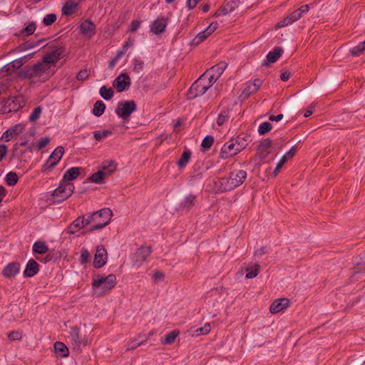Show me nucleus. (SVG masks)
<instances>
[{"label": "nucleus", "instance_id": "nucleus-1", "mask_svg": "<svg viewBox=\"0 0 365 365\" xmlns=\"http://www.w3.org/2000/svg\"><path fill=\"white\" fill-rule=\"evenodd\" d=\"M52 74L49 67L41 61L33 66H26L21 71V76L34 83L45 82Z\"/></svg>", "mask_w": 365, "mask_h": 365}, {"label": "nucleus", "instance_id": "nucleus-2", "mask_svg": "<svg viewBox=\"0 0 365 365\" xmlns=\"http://www.w3.org/2000/svg\"><path fill=\"white\" fill-rule=\"evenodd\" d=\"M113 212L109 208H103L99 211L95 212L88 215L89 224H93L89 231L101 229L106 227L110 221Z\"/></svg>", "mask_w": 365, "mask_h": 365}, {"label": "nucleus", "instance_id": "nucleus-3", "mask_svg": "<svg viewBox=\"0 0 365 365\" xmlns=\"http://www.w3.org/2000/svg\"><path fill=\"white\" fill-rule=\"evenodd\" d=\"M247 178V172L240 170L232 172L229 178H222L220 180V190L227 192L241 185Z\"/></svg>", "mask_w": 365, "mask_h": 365}, {"label": "nucleus", "instance_id": "nucleus-4", "mask_svg": "<svg viewBox=\"0 0 365 365\" xmlns=\"http://www.w3.org/2000/svg\"><path fill=\"white\" fill-rule=\"evenodd\" d=\"M210 88V83L202 77V75L196 80L189 88L187 98L189 100L202 96Z\"/></svg>", "mask_w": 365, "mask_h": 365}, {"label": "nucleus", "instance_id": "nucleus-5", "mask_svg": "<svg viewBox=\"0 0 365 365\" xmlns=\"http://www.w3.org/2000/svg\"><path fill=\"white\" fill-rule=\"evenodd\" d=\"M92 285L95 288L101 287L103 292L110 291L116 285V277L113 274L106 277L98 275L93 279Z\"/></svg>", "mask_w": 365, "mask_h": 365}, {"label": "nucleus", "instance_id": "nucleus-6", "mask_svg": "<svg viewBox=\"0 0 365 365\" xmlns=\"http://www.w3.org/2000/svg\"><path fill=\"white\" fill-rule=\"evenodd\" d=\"M227 67V64L224 62L211 67L207 70L203 74L202 77L207 81V83H210V87L215 83L217 79L221 76Z\"/></svg>", "mask_w": 365, "mask_h": 365}, {"label": "nucleus", "instance_id": "nucleus-7", "mask_svg": "<svg viewBox=\"0 0 365 365\" xmlns=\"http://www.w3.org/2000/svg\"><path fill=\"white\" fill-rule=\"evenodd\" d=\"M64 153V148L62 146L57 147L51 154L48 159L43 164L41 171L48 173L58 164Z\"/></svg>", "mask_w": 365, "mask_h": 365}, {"label": "nucleus", "instance_id": "nucleus-8", "mask_svg": "<svg viewBox=\"0 0 365 365\" xmlns=\"http://www.w3.org/2000/svg\"><path fill=\"white\" fill-rule=\"evenodd\" d=\"M74 190V185L72 182H61L59 186L53 192V196L58 201H62L68 198Z\"/></svg>", "mask_w": 365, "mask_h": 365}, {"label": "nucleus", "instance_id": "nucleus-9", "mask_svg": "<svg viewBox=\"0 0 365 365\" xmlns=\"http://www.w3.org/2000/svg\"><path fill=\"white\" fill-rule=\"evenodd\" d=\"M21 107L20 97L4 99L0 102V114L16 112Z\"/></svg>", "mask_w": 365, "mask_h": 365}, {"label": "nucleus", "instance_id": "nucleus-10", "mask_svg": "<svg viewBox=\"0 0 365 365\" xmlns=\"http://www.w3.org/2000/svg\"><path fill=\"white\" fill-rule=\"evenodd\" d=\"M137 106L134 101H128L120 103L115 109V113L125 120H128L130 115L136 110Z\"/></svg>", "mask_w": 365, "mask_h": 365}, {"label": "nucleus", "instance_id": "nucleus-11", "mask_svg": "<svg viewBox=\"0 0 365 365\" xmlns=\"http://www.w3.org/2000/svg\"><path fill=\"white\" fill-rule=\"evenodd\" d=\"M151 252V247L149 246H141L139 247L133 257V265L137 267H140L143 263L147 260Z\"/></svg>", "mask_w": 365, "mask_h": 365}, {"label": "nucleus", "instance_id": "nucleus-12", "mask_svg": "<svg viewBox=\"0 0 365 365\" xmlns=\"http://www.w3.org/2000/svg\"><path fill=\"white\" fill-rule=\"evenodd\" d=\"M108 259L107 251L103 245L96 247L93 259V266L96 268H101L106 264Z\"/></svg>", "mask_w": 365, "mask_h": 365}, {"label": "nucleus", "instance_id": "nucleus-13", "mask_svg": "<svg viewBox=\"0 0 365 365\" xmlns=\"http://www.w3.org/2000/svg\"><path fill=\"white\" fill-rule=\"evenodd\" d=\"M88 225V217L86 218V215L79 216L66 228V232L73 235Z\"/></svg>", "mask_w": 365, "mask_h": 365}, {"label": "nucleus", "instance_id": "nucleus-14", "mask_svg": "<svg viewBox=\"0 0 365 365\" xmlns=\"http://www.w3.org/2000/svg\"><path fill=\"white\" fill-rule=\"evenodd\" d=\"M129 76L125 73H121L113 81V86L118 92L124 91L128 89L130 81Z\"/></svg>", "mask_w": 365, "mask_h": 365}, {"label": "nucleus", "instance_id": "nucleus-15", "mask_svg": "<svg viewBox=\"0 0 365 365\" xmlns=\"http://www.w3.org/2000/svg\"><path fill=\"white\" fill-rule=\"evenodd\" d=\"M237 153H239V152L237 151L232 139H231L223 145L220 155L221 158L226 159L232 157Z\"/></svg>", "mask_w": 365, "mask_h": 365}, {"label": "nucleus", "instance_id": "nucleus-16", "mask_svg": "<svg viewBox=\"0 0 365 365\" xmlns=\"http://www.w3.org/2000/svg\"><path fill=\"white\" fill-rule=\"evenodd\" d=\"M262 81L259 78H255L253 81L247 82L242 91V95L245 98L249 97L251 94L256 93L262 86Z\"/></svg>", "mask_w": 365, "mask_h": 365}, {"label": "nucleus", "instance_id": "nucleus-17", "mask_svg": "<svg viewBox=\"0 0 365 365\" xmlns=\"http://www.w3.org/2000/svg\"><path fill=\"white\" fill-rule=\"evenodd\" d=\"M81 33L86 37L91 38L95 35L96 29V25L91 20L83 21L79 26Z\"/></svg>", "mask_w": 365, "mask_h": 365}, {"label": "nucleus", "instance_id": "nucleus-18", "mask_svg": "<svg viewBox=\"0 0 365 365\" xmlns=\"http://www.w3.org/2000/svg\"><path fill=\"white\" fill-rule=\"evenodd\" d=\"M272 140L266 138L263 140L257 147V155L261 160L265 159L271 153Z\"/></svg>", "mask_w": 365, "mask_h": 365}, {"label": "nucleus", "instance_id": "nucleus-19", "mask_svg": "<svg viewBox=\"0 0 365 365\" xmlns=\"http://www.w3.org/2000/svg\"><path fill=\"white\" fill-rule=\"evenodd\" d=\"M289 305V300L287 298H280L274 301L269 307L272 314H277L285 309Z\"/></svg>", "mask_w": 365, "mask_h": 365}, {"label": "nucleus", "instance_id": "nucleus-20", "mask_svg": "<svg viewBox=\"0 0 365 365\" xmlns=\"http://www.w3.org/2000/svg\"><path fill=\"white\" fill-rule=\"evenodd\" d=\"M302 16V11L298 9L294 11L290 15L279 21L277 24V28H282L292 24L294 22L298 21Z\"/></svg>", "mask_w": 365, "mask_h": 365}, {"label": "nucleus", "instance_id": "nucleus-21", "mask_svg": "<svg viewBox=\"0 0 365 365\" xmlns=\"http://www.w3.org/2000/svg\"><path fill=\"white\" fill-rule=\"evenodd\" d=\"M167 26V21L164 18H158L150 25V31L156 34H160L164 32Z\"/></svg>", "mask_w": 365, "mask_h": 365}, {"label": "nucleus", "instance_id": "nucleus-22", "mask_svg": "<svg viewBox=\"0 0 365 365\" xmlns=\"http://www.w3.org/2000/svg\"><path fill=\"white\" fill-rule=\"evenodd\" d=\"M38 264L33 259L29 260L26 264L24 275L26 277H31L36 274L38 272Z\"/></svg>", "mask_w": 365, "mask_h": 365}, {"label": "nucleus", "instance_id": "nucleus-23", "mask_svg": "<svg viewBox=\"0 0 365 365\" xmlns=\"http://www.w3.org/2000/svg\"><path fill=\"white\" fill-rule=\"evenodd\" d=\"M20 265L18 262H11L5 267L2 274L7 278L14 277L19 271Z\"/></svg>", "mask_w": 365, "mask_h": 365}, {"label": "nucleus", "instance_id": "nucleus-24", "mask_svg": "<svg viewBox=\"0 0 365 365\" xmlns=\"http://www.w3.org/2000/svg\"><path fill=\"white\" fill-rule=\"evenodd\" d=\"M210 331V325L207 323L202 327L200 328H191L187 331V334L188 336H197L200 335H205Z\"/></svg>", "mask_w": 365, "mask_h": 365}, {"label": "nucleus", "instance_id": "nucleus-25", "mask_svg": "<svg viewBox=\"0 0 365 365\" xmlns=\"http://www.w3.org/2000/svg\"><path fill=\"white\" fill-rule=\"evenodd\" d=\"M80 174V168L73 167L69 168L63 175V181L70 182L69 181L75 180Z\"/></svg>", "mask_w": 365, "mask_h": 365}, {"label": "nucleus", "instance_id": "nucleus-26", "mask_svg": "<svg viewBox=\"0 0 365 365\" xmlns=\"http://www.w3.org/2000/svg\"><path fill=\"white\" fill-rule=\"evenodd\" d=\"M36 29V24L34 22L30 23L26 28L19 31L16 36L19 38H25L33 34Z\"/></svg>", "mask_w": 365, "mask_h": 365}, {"label": "nucleus", "instance_id": "nucleus-27", "mask_svg": "<svg viewBox=\"0 0 365 365\" xmlns=\"http://www.w3.org/2000/svg\"><path fill=\"white\" fill-rule=\"evenodd\" d=\"M116 170V163L113 161H105L103 163L101 171L106 178L110 175Z\"/></svg>", "mask_w": 365, "mask_h": 365}, {"label": "nucleus", "instance_id": "nucleus-28", "mask_svg": "<svg viewBox=\"0 0 365 365\" xmlns=\"http://www.w3.org/2000/svg\"><path fill=\"white\" fill-rule=\"evenodd\" d=\"M78 8V3L73 1H67L62 7V13L64 15L70 16L76 12Z\"/></svg>", "mask_w": 365, "mask_h": 365}, {"label": "nucleus", "instance_id": "nucleus-29", "mask_svg": "<svg viewBox=\"0 0 365 365\" xmlns=\"http://www.w3.org/2000/svg\"><path fill=\"white\" fill-rule=\"evenodd\" d=\"M248 139L249 137L240 135L237 136L235 138H232V140L235 144V147L239 153L247 147V145H248Z\"/></svg>", "mask_w": 365, "mask_h": 365}, {"label": "nucleus", "instance_id": "nucleus-30", "mask_svg": "<svg viewBox=\"0 0 365 365\" xmlns=\"http://www.w3.org/2000/svg\"><path fill=\"white\" fill-rule=\"evenodd\" d=\"M192 153L189 150H185L182 153L180 159L177 162V165L179 168H185L190 160Z\"/></svg>", "mask_w": 365, "mask_h": 365}, {"label": "nucleus", "instance_id": "nucleus-31", "mask_svg": "<svg viewBox=\"0 0 365 365\" xmlns=\"http://www.w3.org/2000/svg\"><path fill=\"white\" fill-rule=\"evenodd\" d=\"M54 351L57 356L61 357H66L68 356V348L66 344H54Z\"/></svg>", "mask_w": 365, "mask_h": 365}, {"label": "nucleus", "instance_id": "nucleus-32", "mask_svg": "<svg viewBox=\"0 0 365 365\" xmlns=\"http://www.w3.org/2000/svg\"><path fill=\"white\" fill-rule=\"evenodd\" d=\"M283 50L279 47H275L272 51L267 55V59L269 63H274L281 56Z\"/></svg>", "mask_w": 365, "mask_h": 365}, {"label": "nucleus", "instance_id": "nucleus-33", "mask_svg": "<svg viewBox=\"0 0 365 365\" xmlns=\"http://www.w3.org/2000/svg\"><path fill=\"white\" fill-rule=\"evenodd\" d=\"M196 196L190 194L187 196L180 203V207L184 210H189L195 205Z\"/></svg>", "mask_w": 365, "mask_h": 365}, {"label": "nucleus", "instance_id": "nucleus-34", "mask_svg": "<svg viewBox=\"0 0 365 365\" xmlns=\"http://www.w3.org/2000/svg\"><path fill=\"white\" fill-rule=\"evenodd\" d=\"M48 251V247L43 241H37L33 245V252L38 254H46Z\"/></svg>", "mask_w": 365, "mask_h": 365}, {"label": "nucleus", "instance_id": "nucleus-35", "mask_svg": "<svg viewBox=\"0 0 365 365\" xmlns=\"http://www.w3.org/2000/svg\"><path fill=\"white\" fill-rule=\"evenodd\" d=\"M239 6V3L236 1L232 0L227 1L222 8L221 12L223 14H227L233 11Z\"/></svg>", "mask_w": 365, "mask_h": 365}, {"label": "nucleus", "instance_id": "nucleus-36", "mask_svg": "<svg viewBox=\"0 0 365 365\" xmlns=\"http://www.w3.org/2000/svg\"><path fill=\"white\" fill-rule=\"evenodd\" d=\"M105 109V103L102 101H97L93 105L92 113L94 115L100 117L104 113Z\"/></svg>", "mask_w": 365, "mask_h": 365}, {"label": "nucleus", "instance_id": "nucleus-37", "mask_svg": "<svg viewBox=\"0 0 365 365\" xmlns=\"http://www.w3.org/2000/svg\"><path fill=\"white\" fill-rule=\"evenodd\" d=\"M21 132V127L19 125H16L9 129H8L3 134V138L5 139L6 141L10 140V137L18 135Z\"/></svg>", "mask_w": 365, "mask_h": 365}, {"label": "nucleus", "instance_id": "nucleus-38", "mask_svg": "<svg viewBox=\"0 0 365 365\" xmlns=\"http://www.w3.org/2000/svg\"><path fill=\"white\" fill-rule=\"evenodd\" d=\"M101 96L106 100H110L113 96V90L111 88H107L106 86L100 88Z\"/></svg>", "mask_w": 365, "mask_h": 365}, {"label": "nucleus", "instance_id": "nucleus-39", "mask_svg": "<svg viewBox=\"0 0 365 365\" xmlns=\"http://www.w3.org/2000/svg\"><path fill=\"white\" fill-rule=\"evenodd\" d=\"M112 134V131L109 130H96L93 133L94 138L100 141L104 138H106Z\"/></svg>", "mask_w": 365, "mask_h": 365}, {"label": "nucleus", "instance_id": "nucleus-40", "mask_svg": "<svg viewBox=\"0 0 365 365\" xmlns=\"http://www.w3.org/2000/svg\"><path fill=\"white\" fill-rule=\"evenodd\" d=\"M6 184L9 186L15 185L18 182L17 174L14 172H9L6 176Z\"/></svg>", "mask_w": 365, "mask_h": 365}, {"label": "nucleus", "instance_id": "nucleus-41", "mask_svg": "<svg viewBox=\"0 0 365 365\" xmlns=\"http://www.w3.org/2000/svg\"><path fill=\"white\" fill-rule=\"evenodd\" d=\"M57 60L54 58L51 54L46 53L42 58L41 62L45 63L46 66H48L51 69V66L55 65L57 63Z\"/></svg>", "mask_w": 365, "mask_h": 365}, {"label": "nucleus", "instance_id": "nucleus-42", "mask_svg": "<svg viewBox=\"0 0 365 365\" xmlns=\"http://www.w3.org/2000/svg\"><path fill=\"white\" fill-rule=\"evenodd\" d=\"M259 265L255 264L254 267L247 268L246 278L252 279L257 276L259 269Z\"/></svg>", "mask_w": 365, "mask_h": 365}, {"label": "nucleus", "instance_id": "nucleus-43", "mask_svg": "<svg viewBox=\"0 0 365 365\" xmlns=\"http://www.w3.org/2000/svg\"><path fill=\"white\" fill-rule=\"evenodd\" d=\"M104 178H106V177L103 175V172H102L101 170H100L98 172L93 173L89 178L91 181L94 182L96 183H101V182H102V180Z\"/></svg>", "mask_w": 365, "mask_h": 365}, {"label": "nucleus", "instance_id": "nucleus-44", "mask_svg": "<svg viewBox=\"0 0 365 365\" xmlns=\"http://www.w3.org/2000/svg\"><path fill=\"white\" fill-rule=\"evenodd\" d=\"M272 128V125L269 122H264L259 125L258 133L259 135H264L267 132L270 131Z\"/></svg>", "mask_w": 365, "mask_h": 365}, {"label": "nucleus", "instance_id": "nucleus-45", "mask_svg": "<svg viewBox=\"0 0 365 365\" xmlns=\"http://www.w3.org/2000/svg\"><path fill=\"white\" fill-rule=\"evenodd\" d=\"M64 51V47L61 46H55L53 47V49L48 52L51 56H52L54 58H56L57 61L60 58L61 54L63 53Z\"/></svg>", "mask_w": 365, "mask_h": 365}, {"label": "nucleus", "instance_id": "nucleus-46", "mask_svg": "<svg viewBox=\"0 0 365 365\" xmlns=\"http://www.w3.org/2000/svg\"><path fill=\"white\" fill-rule=\"evenodd\" d=\"M210 35H211L206 29L200 32L194 38V41L195 43H200L205 38H207Z\"/></svg>", "mask_w": 365, "mask_h": 365}, {"label": "nucleus", "instance_id": "nucleus-47", "mask_svg": "<svg viewBox=\"0 0 365 365\" xmlns=\"http://www.w3.org/2000/svg\"><path fill=\"white\" fill-rule=\"evenodd\" d=\"M229 119V111L222 110L217 120V123L218 125H222Z\"/></svg>", "mask_w": 365, "mask_h": 365}, {"label": "nucleus", "instance_id": "nucleus-48", "mask_svg": "<svg viewBox=\"0 0 365 365\" xmlns=\"http://www.w3.org/2000/svg\"><path fill=\"white\" fill-rule=\"evenodd\" d=\"M365 51V46L359 43L357 46H354L350 50V53L354 56H359Z\"/></svg>", "mask_w": 365, "mask_h": 365}, {"label": "nucleus", "instance_id": "nucleus-49", "mask_svg": "<svg viewBox=\"0 0 365 365\" xmlns=\"http://www.w3.org/2000/svg\"><path fill=\"white\" fill-rule=\"evenodd\" d=\"M213 142H214V138L211 135H207L206 136L202 141V143H201V146L207 150L209 148H210V147L212 146V145L213 144Z\"/></svg>", "mask_w": 365, "mask_h": 365}, {"label": "nucleus", "instance_id": "nucleus-50", "mask_svg": "<svg viewBox=\"0 0 365 365\" xmlns=\"http://www.w3.org/2000/svg\"><path fill=\"white\" fill-rule=\"evenodd\" d=\"M180 331L178 330H173L168 334H167L165 336L164 342H173L177 336L179 335Z\"/></svg>", "mask_w": 365, "mask_h": 365}, {"label": "nucleus", "instance_id": "nucleus-51", "mask_svg": "<svg viewBox=\"0 0 365 365\" xmlns=\"http://www.w3.org/2000/svg\"><path fill=\"white\" fill-rule=\"evenodd\" d=\"M42 109L41 107H36L35 108L31 115H29V120L30 121H35L37 119L39 118L41 113Z\"/></svg>", "mask_w": 365, "mask_h": 365}, {"label": "nucleus", "instance_id": "nucleus-52", "mask_svg": "<svg viewBox=\"0 0 365 365\" xmlns=\"http://www.w3.org/2000/svg\"><path fill=\"white\" fill-rule=\"evenodd\" d=\"M56 20V15L54 14H46L43 19V23L46 25V26H49V25H51L53 23H54Z\"/></svg>", "mask_w": 365, "mask_h": 365}, {"label": "nucleus", "instance_id": "nucleus-53", "mask_svg": "<svg viewBox=\"0 0 365 365\" xmlns=\"http://www.w3.org/2000/svg\"><path fill=\"white\" fill-rule=\"evenodd\" d=\"M50 142V138L48 137L41 138L36 144V150L38 151L42 148H45Z\"/></svg>", "mask_w": 365, "mask_h": 365}, {"label": "nucleus", "instance_id": "nucleus-54", "mask_svg": "<svg viewBox=\"0 0 365 365\" xmlns=\"http://www.w3.org/2000/svg\"><path fill=\"white\" fill-rule=\"evenodd\" d=\"M90 258V253L89 252L85 249L83 248L81 250V256H80V261L81 264H86L88 262V259Z\"/></svg>", "mask_w": 365, "mask_h": 365}, {"label": "nucleus", "instance_id": "nucleus-55", "mask_svg": "<svg viewBox=\"0 0 365 365\" xmlns=\"http://www.w3.org/2000/svg\"><path fill=\"white\" fill-rule=\"evenodd\" d=\"M89 73L87 69L81 70L76 75V79L78 81H83L88 78Z\"/></svg>", "mask_w": 365, "mask_h": 365}, {"label": "nucleus", "instance_id": "nucleus-56", "mask_svg": "<svg viewBox=\"0 0 365 365\" xmlns=\"http://www.w3.org/2000/svg\"><path fill=\"white\" fill-rule=\"evenodd\" d=\"M21 333L18 331H13L8 335V338L10 341H19L21 339Z\"/></svg>", "mask_w": 365, "mask_h": 365}, {"label": "nucleus", "instance_id": "nucleus-57", "mask_svg": "<svg viewBox=\"0 0 365 365\" xmlns=\"http://www.w3.org/2000/svg\"><path fill=\"white\" fill-rule=\"evenodd\" d=\"M287 155H284L281 158L280 160H279V162L277 163L276 167H275V169L274 170V175H276L277 174V173L279 172V170L281 169V168L283 166V165L287 162Z\"/></svg>", "mask_w": 365, "mask_h": 365}, {"label": "nucleus", "instance_id": "nucleus-58", "mask_svg": "<svg viewBox=\"0 0 365 365\" xmlns=\"http://www.w3.org/2000/svg\"><path fill=\"white\" fill-rule=\"evenodd\" d=\"M71 341L76 342L78 339V329L76 327L71 328L70 332Z\"/></svg>", "mask_w": 365, "mask_h": 365}, {"label": "nucleus", "instance_id": "nucleus-59", "mask_svg": "<svg viewBox=\"0 0 365 365\" xmlns=\"http://www.w3.org/2000/svg\"><path fill=\"white\" fill-rule=\"evenodd\" d=\"M140 25V22L139 21H138V20L132 21L130 23V31H132V32L136 31L139 29Z\"/></svg>", "mask_w": 365, "mask_h": 365}, {"label": "nucleus", "instance_id": "nucleus-60", "mask_svg": "<svg viewBox=\"0 0 365 365\" xmlns=\"http://www.w3.org/2000/svg\"><path fill=\"white\" fill-rule=\"evenodd\" d=\"M218 28V23L215 21L212 22L205 29L209 32L210 34H212L214 31L217 30Z\"/></svg>", "mask_w": 365, "mask_h": 365}, {"label": "nucleus", "instance_id": "nucleus-61", "mask_svg": "<svg viewBox=\"0 0 365 365\" xmlns=\"http://www.w3.org/2000/svg\"><path fill=\"white\" fill-rule=\"evenodd\" d=\"M7 153V147L4 144L0 145V162L6 156Z\"/></svg>", "mask_w": 365, "mask_h": 365}, {"label": "nucleus", "instance_id": "nucleus-62", "mask_svg": "<svg viewBox=\"0 0 365 365\" xmlns=\"http://www.w3.org/2000/svg\"><path fill=\"white\" fill-rule=\"evenodd\" d=\"M164 277L165 275L162 272L155 271L153 277L155 281L159 282L162 281L164 279Z\"/></svg>", "mask_w": 365, "mask_h": 365}, {"label": "nucleus", "instance_id": "nucleus-63", "mask_svg": "<svg viewBox=\"0 0 365 365\" xmlns=\"http://www.w3.org/2000/svg\"><path fill=\"white\" fill-rule=\"evenodd\" d=\"M297 151V148L296 146H293L290 148V150L286 153V155H287V158H293L294 156V155L296 154Z\"/></svg>", "mask_w": 365, "mask_h": 365}, {"label": "nucleus", "instance_id": "nucleus-64", "mask_svg": "<svg viewBox=\"0 0 365 365\" xmlns=\"http://www.w3.org/2000/svg\"><path fill=\"white\" fill-rule=\"evenodd\" d=\"M134 40L129 38L125 41L123 45V48L127 51V49L133 45Z\"/></svg>", "mask_w": 365, "mask_h": 365}]
</instances>
